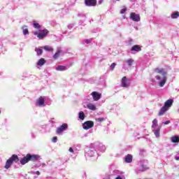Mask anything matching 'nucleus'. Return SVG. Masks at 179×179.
<instances>
[{"instance_id":"obj_19","label":"nucleus","mask_w":179,"mask_h":179,"mask_svg":"<svg viewBox=\"0 0 179 179\" xmlns=\"http://www.w3.org/2000/svg\"><path fill=\"white\" fill-rule=\"evenodd\" d=\"M44 64H45V59L44 58H41L38 60L37 65H38V66H43Z\"/></svg>"},{"instance_id":"obj_11","label":"nucleus","mask_w":179,"mask_h":179,"mask_svg":"<svg viewBox=\"0 0 179 179\" xmlns=\"http://www.w3.org/2000/svg\"><path fill=\"white\" fill-rule=\"evenodd\" d=\"M122 87H129V85H128V80L127 79V76H124L122 78Z\"/></svg>"},{"instance_id":"obj_17","label":"nucleus","mask_w":179,"mask_h":179,"mask_svg":"<svg viewBox=\"0 0 179 179\" xmlns=\"http://www.w3.org/2000/svg\"><path fill=\"white\" fill-rule=\"evenodd\" d=\"M171 141L173 142V143H179V136H172Z\"/></svg>"},{"instance_id":"obj_25","label":"nucleus","mask_w":179,"mask_h":179,"mask_svg":"<svg viewBox=\"0 0 179 179\" xmlns=\"http://www.w3.org/2000/svg\"><path fill=\"white\" fill-rule=\"evenodd\" d=\"M78 118H79L80 120H85V113H83V111H80V112L79 113V114H78Z\"/></svg>"},{"instance_id":"obj_29","label":"nucleus","mask_w":179,"mask_h":179,"mask_svg":"<svg viewBox=\"0 0 179 179\" xmlns=\"http://www.w3.org/2000/svg\"><path fill=\"white\" fill-rule=\"evenodd\" d=\"M127 63L128 64L129 66H132V64L134 63V59H129L127 61Z\"/></svg>"},{"instance_id":"obj_21","label":"nucleus","mask_w":179,"mask_h":179,"mask_svg":"<svg viewBox=\"0 0 179 179\" xmlns=\"http://www.w3.org/2000/svg\"><path fill=\"white\" fill-rule=\"evenodd\" d=\"M66 66L59 65L56 68V71H66Z\"/></svg>"},{"instance_id":"obj_15","label":"nucleus","mask_w":179,"mask_h":179,"mask_svg":"<svg viewBox=\"0 0 179 179\" xmlns=\"http://www.w3.org/2000/svg\"><path fill=\"white\" fill-rule=\"evenodd\" d=\"M124 161L126 162V163H131L132 162V155H127L124 158Z\"/></svg>"},{"instance_id":"obj_36","label":"nucleus","mask_w":179,"mask_h":179,"mask_svg":"<svg viewBox=\"0 0 179 179\" xmlns=\"http://www.w3.org/2000/svg\"><path fill=\"white\" fill-rule=\"evenodd\" d=\"M98 3H99V5H101V3H103V0H99V1H98Z\"/></svg>"},{"instance_id":"obj_33","label":"nucleus","mask_w":179,"mask_h":179,"mask_svg":"<svg viewBox=\"0 0 179 179\" xmlns=\"http://www.w3.org/2000/svg\"><path fill=\"white\" fill-rule=\"evenodd\" d=\"M96 121H98V122H103V121H104V118L103 117H99L96 119Z\"/></svg>"},{"instance_id":"obj_10","label":"nucleus","mask_w":179,"mask_h":179,"mask_svg":"<svg viewBox=\"0 0 179 179\" xmlns=\"http://www.w3.org/2000/svg\"><path fill=\"white\" fill-rule=\"evenodd\" d=\"M173 103H174V100L173 99H168L166 101H165L164 107L165 108H167L169 110L171 106H173Z\"/></svg>"},{"instance_id":"obj_12","label":"nucleus","mask_w":179,"mask_h":179,"mask_svg":"<svg viewBox=\"0 0 179 179\" xmlns=\"http://www.w3.org/2000/svg\"><path fill=\"white\" fill-rule=\"evenodd\" d=\"M168 110L169 109H167L166 108L162 106V108H161V110L158 113L159 117H162V116L164 115V114H166V113L167 112Z\"/></svg>"},{"instance_id":"obj_38","label":"nucleus","mask_w":179,"mask_h":179,"mask_svg":"<svg viewBox=\"0 0 179 179\" xmlns=\"http://www.w3.org/2000/svg\"><path fill=\"white\" fill-rule=\"evenodd\" d=\"M87 43H89V41H87Z\"/></svg>"},{"instance_id":"obj_2","label":"nucleus","mask_w":179,"mask_h":179,"mask_svg":"<svg viewBox=\"0 0 179 179\" xmlns=\"http://www.w3.org/2000/svg\"><path fill=\"white\" fill-rule=\"evenodd\" d=\"M41 159V157L39 155L27 154L25 157L20 159V163L22 166H24V164H27L29 162H37V160H40Z\"/></svg>"},{"instance_id":"obj_32","label":"nucleus","mask_w":179,"mask_h":179,"mask_svg":"<svg viewBox=\"0 0 179 179\" xmlns=\"http://www.w3.org/2000/svg\"><path fill=\"white\" fill-rule=\"evenodd\" d=\"M117 65V64L115 63H113L111 65H110V69L111 71H114V68H115V66Z\"/></svg>"},{"instance_id":"obj_34","label":"nucleus","mask_w":179,"mask_h":179,"mask_svg":"<svg viewBox=\"0 0 179 179\" xmlns=\"http://www.w3.org/2000/svg\"><path fill=\"white\" fill-rule=\"evenodd\" d=\"M170 120H166V122H162V124H164L165 125H169V124H170Z\"/></svg>"},{"instance_id":"obj_5","label":"nucleus","mask_w":179,"mask_h":179,"mask_svg":"<svg viewBox=\"0 0 179 179\" xmlns=\"http://www.w3.org/2000/svg\"><path fill=\"white\" fill-rule=\"evenodd\" d=\"M68 129V124L64 123L59 127L57 129L56 134L59 135L64 132V131H66Z\"/></svg>"},{"instance_id":"obj_39","label":"nucleus","mask_w":179,"mask_h":179,"mask_svg":"<svg viewBox=\"0 0 179 179\" xmlns=\"http://www.w3.org/2000/svg\"><path fill=\"white\" fill-rule=\"evenodd\" d=\"M116 1H120V0H116Z\"/></svg>"},{"instance_id":"obj_31","label":"nucleus","mask_w":179,"mask_h":179,"mask_svg":"<svg viewBox=\"0 0 179 179\" xmlns=\"http://www.w3.org/2000/svg\"><path fill=\"white\" fill-rule=\"evenodd\" d=\"M125 12H127V8H124L120 10L121 15L125 13Z\"/></svg>"},{"instance_id":"obj_4","label":"nucleus","mask_w":179,"mask_h":179,"mask_svg":"<svg viewBox=\"0 0 179 179\" xmlns=\"http://www.w3.org/2000/svg\"><path fill=\"white\" fill-rule=\"evenodd\" d=\"M49 31L47 29L41 30L40 32L35 31L34 32V36H37L38 38L43 40L45 37H47Z\"/></svg>"},{"instance_id":"obj_20","label":"nucleus","mask_w":179,"mask_h":179,"mask_svg":"<svg viewBox=\"0 0 179 179\" xmlns=\"http://www.w3.org/2000/svg\"><path fill=\"white\" fill-rule=\"evenodd\" d=\"M87 108H89V110H92V111H94L96 110V106H94V104L93 103H88L87 105Z\"/></svg>"},{"instance_id":"obj_3","label":"nucleus","mask_w":179,"mask_h":179,"mask_svg":"<svg viewBox=\"0 0 179 179\" xmlns=\"http://www.w3.org/2000/svg\"><path fill=\"white\" fill-rule=\"evenodd\" d=\"M19 162V157L17 155H13L6 162L5 169H10L12 164Z\"/></svg>"},{"instance_id":"obj_30","label":"nucleus","mask_w":179,"mask_h":179,"mask_svg":"<svg viewBox=\"0 0 179 179\" xmlns=\"http://www.w3.org/2000/svg\"><path fill=\"white\" fill-rule=\"evenodd\" d=\"M52 142H53L54 143H57V141H58V137L54 136V137L52 138Z\"/></svg>"},{"instance_id":"obj_23","label":"nucleus","mask_w":179,"mask_h":179,"mask_svg":"<svg viewBox=\"0 0 179 179\" xmlns=\"http://www.w3.org/2000/svg\"><path fill=\"white\" fill-rule=\"evenodd\" d=\"M26 27H27L25 25L22 26V29L23 30V34L24 36H26V34H29V29Z\"/></svg>"},{"instance_id":"obj_18","label":"nucleus","mask_w":179,"mask_h":179,"mask_svg":"<svg viewBox=\"0 0 179 179\" xmlns=\"http://www.w3.org/2000/svg\"><path fill=\"white\" fill-rule=\"evenodd\" d=\"M162 129V126H160L157 129L152 130L154 131V134L157 138H159L160 136V129Z\"/></svg>"},{"instance_id":"obj_22","label":"nucleus","mask_w":179,"mask_h":179,"mask_svg":"<svg viewBox=\"0 0 179 179\" xmlns=\"http://www.w3.org/2000/svg\"><path fill=\"white\" fill-rule=\"evenodd\" d=\"M171 17V19H177L178 17H179V12L176 11V12L172 13Z\"/></svg>"},{"instance_id":"obj_35","label":"nucleus","mask_w":179,"mask_h":179,"mask_svg":"<svg viewBox=\"0 0 179 179\" xmlns=\"http://www.w3.org/2000/svg\"><path fill=\"white\" fill-rule=\"evenodd\" d=\"M69 150L71 153H73V149L72 148H70Z\"/></svg>"},{"instance_id":"obj_14","label":"nucleus","mask_w":179,"mask_h":179,"mask_svg":"<svg viewBox=\"0 0 179 179\" xmlns=\"http://www.w3.org/2000/svg\"><path fill=\"white\" fill-rule=\"evenodd\" d=\"M141 50L142 48H141L139 45H135L131 48V51H136V52H139V51H141Z\"/></svg>"},{"instance_id":"obj_7","label":"nucleus","mask_w":179,"mask_h":179,"mask_svg":"<svg viewBox=\"0 0 179 179\" xmlns=\"http://www.w3.org/2000/svg\"><path fill=\"white\" fill-rule=\"evenodd\" d=\"M130 19L133 20V22H141V15L135 13H131Z\"/></svg>"},{"instance_id":"obj_37","label":"nucleus","mask_w":179,"mask_h":179,"mask_svg":"<svg viewBox=\"0 0 179 179\" xmlns=\"http://www.w3.org/2000/svg\"><path fill=\"white\" fill-rule=\"evenodd\" d=\"M36 174H37V176H40V171H36Z\"/></svg>"},{"instance_id":"obj_27","label":"nucleus","mask_w":179,"mask_h":179,"mask_svg":"<svg viewBox=\"0 0 179 179\" xmlns=\"http://www.w3.org/2000/svg\"><path fill=\"white\" fill-rule=\"evenodd\" d=\"M43 50H45V51H54V49L49 45L44 46Z\"/></svg>"},{"instance_id":"obj_13","label":"nucleus","mask_w":179,"mask_h":179,"mask_svg":"<svg viewBox=\"0 0 179 179\" xmlns=\"http://www.w3.org/2000/svg\"><path fill=\"white\" fill-rule=\"evenodd\" d=\"M61 52H62V50H61V48H58L55 54L53 55V58L55 59H58V58H59L61 55Z\"/></svg>"},{"instance_id":"obj_8","label":"nucleus","mask_w":179,"mask_h":179,"mask_svg":"<svg viewBox=\"0 0 179 179\" xmlns=\"http://www.w3.org/2000/svg\"><path fill=\"white\" fill-rule=\"evenodd\" d=\"M91 95L92 96V99L94 101H99V100H100L101 98V94L97 92H92Z\"/></svg>"},{"instance_id":"obj_24","label":"nucleus","mask_w":179,"mask_h":179,"mask_svg":"<svg viewBox=\"0 0 179 179\" xmlns=\"http://www.w3.org/2000/svg\"><path fill=\"white\" fill-rule=\"evenodd\" d=\"M33 25L35 29H41V25L36 21H33Z\"/></svg>"},{"instance_id":"obj_40","label":"nucleus","mask_w":179,"mask_h":179,"mask_svg":"<svg viewBox=\"0 0 179 179\" xmlns=\"http://www.w3.org/2000/svg\"><path fill=\"white\" fill-rule=\"evenodd\" d=\"M0 114H1V110H0Z\"/></svg>"},{"instance_id":"obj_9","label":"nucleus","mask_w":179,"mask_h":179,"mask_svg":"<svg viewBox=\"0 0 179 179\" xmlns=\"http://www.w3.org/2000/svg\"><path fill=\"white\" fill-rule=\"evenodd\" d=\"M86 6H96L97 5V0H85Z\"/></svg>"},{"instance_id":"obj_28","label":"nucleus","mask_w":179,"mask_h":179,"mask_svg":"<svg viewBox=\"0 0 179 179\" xmlns=\"http://www.w3.org/2000/svg\"><path fill=\"white\" fill-rule=\"evenodd\" d=\"M35 51L37 55H41V54H43V49H36Z\"/></svg>"},{"instance_id":"obj_6","label":"nucleus","mask_w":179,"mask_h":179,"mask_svg":"<svg viewBox=\"0 0 179 179\" xmlns=\"http://www.w3.org/2000/svg\"><path fill=\"white\" fill-rule=\"evenodd\" d=\"M93 127H94V122L93 121L88 120L83 124V129H90Z\"/></svg>"},{"instance_id":"obj_16","label":"nucleus","mask_w":179,"mask_h":179,"mask_svg":"<svg viewBox=\"0 0 179 179\" xmlns=\"http://www.w3.org/2000/svg\"><path fill=\"white\" fill-rule=\"evenodd\" d=\"M44 101L45 99L43 96L39 97V99H37L38 106H43Z\"/></svg>"},{"instance_id":"obj_26","label":"nucleus","mask_w":179,"mask_h":179,"mask_svg":"<svg viewBox=\"0 0 179 179\" xmlns=\"http://www.w3.org/2000/svg\"><path fill=\"white\" fill-rule=\"evenodd\" d=\"M157 126V119H154L152 120V129H153L156 128Z\"/></svg>"},{"instance_id":"obj_1","label":"nucleus","mask_w":179,"mask_h":179,"mask_svg":"<svg viewBox=\"0 0 179 179\" xmlns=\"http://www.w3.org/2000/svg\"><path fill=\"white\" fill-rule=\"evenodd\" d=\"M155 72L157 73L156 76L157 80H159V86L160 87H163L164 85H166V82H167V71L164 70V69H155Z\"/></svg>"}]
</instances>
